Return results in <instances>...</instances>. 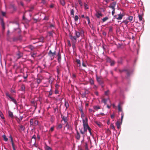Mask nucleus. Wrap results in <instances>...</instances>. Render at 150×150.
Returning <instances> with one entry per match:
<instances>
[{
  "label": "nucleus",
  "mask_w": 150,
  "mask_h": 150,
  "mask_svg": "<svg viewBox=\"0 0 150 150\" xmlns=\"http://www.w3.org/2000/svg\"><path fill=\"white\" fill-rule=\"evenodd\" d=\"M81 33V32L80 33L79 31L75 30L74 33V36H73L71 35H69L70 39L71 40L72 44V47L73 49L75 47V44L76 43L77 39L80 37Z\"/></svg>",
  "instance_id": "nucleus-1"
},
{
  "label": "nucleus",
  "mask_w": 150,
  "mask_h": 150,
  "mask_svg": "<svg viewBox=\"0 0 150 150\" xmlns=\"http://www.w3.org/2000/svg\"><path fill=\"white\" fill-rule=\"evenodd\" d=\"M82 122L83 123V130L82 131L81 129H80V131L81 134H83L85 132H87V130H88V128H89L90 127L88 125V119L87 118H85V119H83Z\"/></svg>",
  "instance_id": "nucleus-2"
},
{
  "label": "nucleus",
  "mask_w": 150,
  "mask_h": 150,
  "mask_svg": "<svg viewBox=\"0 0 150 150\" xmlns=\"http://www.w3.org/2000/svg\"><path fill=\"white\" fill-rule=\"evenodd\" d=\"M6 96L9 98L11 100V101H12L16 105H17V102L16 100L14 99L13 97L11 96L8 93V92H6Z\"/></svg>",
  "instance_id": "nucleus-3"
},
{
  "label": "nucleus",
  "mask_w": 150,
  "mask_h": 150,
  "mask_svg": "<svg viewBox=\"0 0 150 150\" xmlns=\"http://www.w3.org/2000/svg\"><path fill=\"white\" fill-rule=\"evenodd\" d=\"M116 4V2H115L112 3L109 6V7L111 8L112 10H115V7Z\"/></svg>",
  "instance_id": "nucleus-4"
},
{
  "label": "nucleus",
  "mask_w": 150,
  "mask_h": 150,
  "mask_svg": "<svg viewBox=\"0 0 150 150\" xmlns=\"http://www.w3.org/2000/svg\"><path fill=\"white\" fill-rule=\"evenodd\" d=\"M48 54L51 57V59H53L54 58V57L55 55V52H52L51 50H50Z\"/></svg>",
  "instance_id": "nucleus-5"
},
{
  "label": "nucleus",
  "mask_w": 150,
  "mask_h": 150,
  "mask_svg": "<svg viewBox=\"0 0 150 150\" xmlns=\"http://www.w3.org/2000/svg\"><path fill=\"white\" fill-rule=\"evenodd\" d=\"M124 15L123 14V13H120L118 14V17H116V18L117 20H121L122 18Z\"/></svg>",
  "instance_id": "nucleus-6"
},
{
  "label": "nucleus",
  "mask_w": 150,
  "mask_h": 150,
  "mask_svg": "<svg viewBox=\"0 0 150 150\" xmlns=\"http://www.w3.org/2000/svg\"><path fill=\"white\" fill-rule=\"evenodd\" d=\"M102 14L99 12H97L96 13V16L97 18H100L102 16Z\"/></svg>",
  "instance_id": "nucleus-7"
},
{
  "label": "nucleus",
  "mask_w": 150,
  "mask_h": 150,
  "mask_svg": "<svg viewBox=\"0 0 150 150\" xmlns=\"http://www.w3.org/2000/svg\"><path fill=\"white\" fill-rule=\"evenodd\" d=\"M75 137L76 138L78 139L79 140L80 138V135L78 132V131H77L76 134L75 136Z\"/></svg>",
  "instance_id": "nucleus-8"
},
{
  "label": "nucleus",
  "mask_w": 150,
  "mask_h": 150,
  "mask_svg": "<svg viewBox=\"0 0 150 150\" xmlns=\"http://www.w3.org/2000/svg\"><path fill=\"white\" fill-rule=\"evenodd\" d=\"M0 21H1V24L2 25V26L3 28V29H4L5 28L4 25V23L3 19L1 18V17H0Z\"/></svg>",
  "instance_id": "nucleus-9"
},
{
  "label": "nucleus",
  "mask_w": 150,
  "mask_h": 150,
  "mask_svg": "<svg viewBox=\"0 0 150 150\" xmlns=\"http://www.w3.org/2000/svg\"><path fill=\"white\" fill-rule=\"evenodd\" d=\"M57 56H58V61L59 62H60L61 61V56L60 54L59 53V52Z\"/></svg>",
  "instance_id": "nucleus-10"
},
{
  "label": "nucleus",
  "mask_w": 150,
  "mask_h": 150,
  "mask_svg": "<svg viewBox=\"0 0 150 150\" xmlns=\"http://www.w3.org/2000/svg\"><path fill=\"white\" fill-rule=\"evenodd\" d=\"M19 127L20 128V129L21 130L24 131L25 129V127L23 125H19Z\"/></svg>",
  "instance_id": "nucleus-11"
},
{
  "label": "nucleus",
  "mask_w": 150,
  "mask_h": 150,
  "mask_svg": "<svg viewBox=\"0 0 150 150\" xmlns=\"http://www.w3.org/2000/svg\"><path fill=\"white\" fill-rule=\"evenodd\" d=\"M133 18V17L131 16H129L127 18V19L129 21V22H131L132 21Z\"/></svg>",
  "instance_id": "nucleus-12"
},
{
  "label": "nucleus",
  "mask_w": 150,
  "mask_h": 150,
  "mask_svg": "<svg viewBox=\"0 0 150 150\" xmlns=\"http://www.w3.org/2000/svg\"><path fill=\"white\" fill-rule=\"evenodd\" d=\"M122 122H121L120 123L118 121H117L116 122V125L118 129L120 127V126Z\"/></svg>",
  "instance_id": "nucleus-13"
},
{
  "label": "nucleus",
  "mask_w": 150,
  "mask_h": 150,
  "mask_svg": "<svg viewBox=\"0 0 150 150\" xmlns=\"http://www.w3.org/2000/svg\"><path fill=\"white\" fill-rule=\"evenodd\" d=\"M8 115L9 116L11 117V118H13V113L10 111H8Z\"/></svg>",
  "instance_id": "nucleus-14"
},
{
  "label": "nucleus",
  "mask_w": 150,
  "mask_h": 150,
  "mask_svg": "<svg viewBox=\"0 0 150 150\" xmlns=\"http://www.w3.org/2000/svg\"><path fill=\"white\" fill-rule=\"evenodd\" d=\"M17 59H18L19 58H20V57H21L22 56V54L21 53H20V52H18L17 54Z\"/></svg>",
  "instance_id": "nucleus-15"
},
{
  "label": "nucleus",
  "mask_w": 150,
  "mask_h": 150,
  "mask_svg": "<svg viewBox=\"0 0 150 150\" xmlns=\"http://www.w3.org/2000/svg\"><path fill=\"white\" fill-rule=\"evenodd\" d=\"M2 137L3 138L4 140L5 141H7L8 140V139L6 137V136L4 134L2 136Z\"/></svg>",
  "instance_id": "nucleus-16"
},
{
  "label": "nucleus",
  "mask_w": 150,
  "mask_h": 150,
  "mask_svg": "<svg viewBox=\"0 0 150 150\" xmlns=\"http://www.w3.org/2000/svg\"><path fill=\"white\" fill-rule=\"evenodd\" d=\"M96 80L99 83H101V78L100 77H98L96 76Z\"/></svg>",
  "instance_id": "nucleus-17"
},
{
  "label": "nucleus",
  "mask_w": 150,
  "mask_h": 150,
  "mask_svg": "<svg viewBox=\"0 0 150 150\" xmlns=\"http://www.w3.org/2000/svg\"><path fill=\"white\" fill-rule=\"evenodd\" d=\"M65 106L66 107V108L67 109L69 106V104L68 102L65 101Z\"/></svg>",
  "instance_id": "nucleus-18"
},
{
  "label": "nucleus",
  "mask_w": 150,
  "mask_h": 150,
  "mask_svg": "<svg viewBox=\"0 0 150 150\" xmlns=\"http://www.w3.org/2000/svg\"><path fill=\"white\" fill-rule=\"evenodd\" d=\"M62 120H63L64 121L65 123H67V122L68 120H67V117H62Z\"/></svg>",
  "instance_id": "nucleus-19"
},
{
  "label": "nucleus",
  "mask_w": 150,
  "mask_h": 150,
  "mask_svg": "<svg viewBox=\"0 0 150 150\" xmlns=\"http://www.w3.org/2000/svg\"><path fill=\"white\" fill-rule=\"evenodd\" d=\"M109 99L108 98V99H103L102 100V102L104 103L105 104H106V103L107 102Z\"/></svg>",
  "instance_id": "nucleus-20"
},
{
  "label": "nucleus",
  "mask_w": 150,
  "mask_h": 150,
  "mask_svg": "<svg viewBox=\"0 0 150 150\" xmlns=\"http://www.w3.org/2000/svg\"><path fill=\"white\" fill-rule=\"evenodd\" d=\"M45 150H52L51 148L47 146H46L45 147Z\"/></svg>",
  "instance_id": "nucleus-21"
},
{
  "label": "nucleus",
  "mask_w": 150,
  "mask_h": 150,
  "mask_svg": "<svg viewBox=\"0 0 150 150\" xmlns=\"http://www.w3.org/2000/svg\"><path fill=\"white\" fill-rule=\"evenodd\" d=\"M105 132L108 135H109L111 133V131L108 129H107L106 130Z\"/></svg>",
  "instance_id": "nucleus-22"
},
{
  "label": "nucleus",
  "mask_w": 150,
  "mask_h": 150,
  "mask_svg": "<svg viewBox=\"0 0 150 150\" xmlns=\"http://www.w3.org/2000/svg\"><path fill=\"white\" fill-rule=\"evenodd\" d=\"M76 62L78 64H79V66H81V62H80V60L79 59H76Z\"/></svg>",
  "instance_id": "nucleus-23"
},
{
  "label": "nucleus",
  "mask_w": 150,
  "mask_h": 150,
  "mask_svg": "<svg viewBox=\"0 0 150 150\" xmlns=\"http://www.w3.org/2000/svg\"><path fill=\"white\" fill-rule=\"evenodd\" d=\"M74 9H71L70 11L71 15L74 16Z\"/></svg>",
  "instance_id": "nucleus-24"
},
{
  "label": "nucleus",
  "mask_w": 150,
  "mask_h": 150,
  "mask_svg": "<svg viewBox=\"0 0 150 150\" xmlns=\"http://www.w3.org/2000/svg\"><path fill=\"white\" fill-rule=\"evenodd\" d=\"M79 18L78 16L77 15H76L75 17H74V20L75 21V22L77 21L78 19H79Z\"/></svg>",
  "instance_id": "nucleus-25"
},
{
  "label": "nucleus",
  "mask_w": 150,
  "mask_h": 150,
  "mask_svg": "<svg viewBox=\"0 0 150 150\" xmlns=\"http://www.w3.org/2000/svg\"><path fill=\"white\" fill-rule=\"evenodd\" d=\"M0 116L2 119H5L4 115L1 112H0Z\"/></svg>",
  "instance_id": "nucleus-26"
},
{
  "label": "nucleus",
  "mask_w": 150,
  "mask_h": 150,
  "mask_svg": "<svg viewBox=\"0 0 150 150\" xmlns=\"http://www.w3.org/2000/svg\"><path fill=\"white\" fill-rule=\"evenodd\" d=\"M129 21L127 20H125L122 21V22L125 23V25H127L129 23Z\"/></svg>",
  "instance_id": "nucleus-27"
},
{
  "label": "nucleus",
  "mask_w": 150,
  "mask_h": 150,
  "mask_svg": "<svg viewBox=\"0 0 150 150\" xmlns=\"http://www.w3.org/2000/svg\"><path fill=\"white\" fill-rule=\"evenodd\" d=\"M108 19V17L106 16L103 18L102 19V21L103 22H104L107 20Z\"/></svg>",
  "instance_id": "nucleus-28"
},
{
  "label": "nucleus",
  "mask_w": 150,
  "mask_h": 150,
  "mask_svg": "<svg viewBox=\"0 0 150 150\" xmlns=\"http://www.w3.org/2000/svg\"><path fill=\"white\" fill-rule=\"evenodd\" d=\"M84 8H85V9H88L89 7H88V5L87 4H86L85 3H84Z\"/></svg>",
  "instance_id": "nucleus-29"
},
{
  "label": "nucleus",
  "mask_w": 150,
  "mask_h": 150,
  "mask_svg": "<svg viewBox=\"0 0 150 150\" xmlns=\"http://www.w3.org/2000/svg\"><path fill=\"white\" fill-rule=\"evenodd\" d=\"M25 87L24 85H22L21 86V89L22 91H25Z\"/></svg>",
  "instance_id": "nucleus-30"
},
{
  "label": "nucleus",
  "mask_w": 150,
  "mask_h": 150,
  "mask_svg": "<svg viewBox=\"0 0 150 150\" xmlns=\"http://www.w3.org/2000/svg\"><path fill=\"white\" fill-rule=\"evenodd\" d=\"M78 1L80 6L81 7L83 5L81 0H78Z\"/></svg>",
  "instance_id": "nucleus-31"
},
{
  "label": "nucleus",
  "mask_w": 150,
  "mask_h": 150,
  "mask_svg": "<svg viewBox=\"0 0 150 150\" xmlns=\"http://www.w3.org/2000/svg\"><path fill=\"white\" fill-rule=\"evenodd\" d=\"M110 65L111 66H113L115 64V61L113 60H110Z\"/></svg>",
  "instance_id": "nucleus-32"
},
{
  "label": "nucleus",
  "mask_w": 150,
  "mask_h": 150,
  "mask_svg": "<svg viewBox=\"0 0 150 150\" xmlns=\"http://www.w3.org/2000/svg\"><path fill=\"white\" fill-rule=\"evenodd\" d=\"M110 127L111 129H113V130H115V127L112 124L110 125Z\"/></svg>",
  "instance_id": "nucleus-33"
},
{
  "label": "nucleus",
  "mask_w": 150,
  "mask_h": 150,
  "mask_svg": "<svg viewBox=\"0 0 150 150\" xmlns=\"http://www.w3.org/2000/svg\"><path fill=\"white\" fill-rule=\"evenodd\" d=\"M85 18L87 20L88 22V24H89L90 23V20L88 16H86L85 17Z\"/></svg>",
  "instance_id": "nucleus-34"
},
{
  "label": "nucleus",
  "mask_w": 150,
  "mask_h": 150,
  "mask_svg": "<svg viewBox=\"0 0 150 150\" xmlns=\"http://www.w3.org/2000/svg\"><path fill=\"white\" fill-rule=\"evenodd\" d=\"M93 108L95 110H98L100 109V108L99 106H96L93 107Z\"/></svg>",
  "instance_id": "nucleus-35"
},
{
  "label": "nucleus",
  "mask_w": 150,
  "mask_h": 150,
  "mask_svg": "<svg viewBox=\"0 0 150 150\" xmlns=\"http://www.w3.org/2000/svg\"><path fill=\"white\" fill-rule=\"evenodd\" d=\"M30 124L31 125H33L34 122L33 119H30Z\"/></svg>",
  "instance_id": "nucleus-36"
},
{
  "label": "nucleus",
  "mask_w": 150,
  "mask_h": 150,
  "mask_svg": "<svg viewBox=\"0 0 150 150\" xmlns=\"http://www.w3.org/2000/svg\"><path fill=\"white\" fill-rule=\"evenodd\" d=\"M60 3L63 6H64L65 4V3L64 0H61L60 1Z\"/></svg>",
  "instance_id": "nucleus-37"
},
{
  "label": "nucleus",
  "mask_w": 150,
  "mask_h": 150,
  "mask_svg": "<svg viewBox=\"0 0 150 150\" xmlns=\"http://www.w3.org/2000/svg\"><path fill=\"white\" fill-rule=\"evenodd\" d=\"M38 122L37 120H35L34 122V125L35 126L38 125Z\"/></svg>",
  "instance_id": "nucleus-38"
},
{
  "label": "nucleus",
  "mask_w": 150,
  "mask_h": 150,
  "mask_svg": "<svg viewBox=\"0 0 150 150\" xmlns=\"http://www.w3.org/2000/svg\"><path fill=\"white\" fill-rule=\"evenodd\" d=\"M85 148L86 150H88V144L86 142L85 143Z\"/></svg>",
  "instance_id": "nucleus-39"
},
{
  "label": "nucleus",
  "mask_w": 150,
  "mask_h": 150,
  "mask_svg": "<svg viewBox=\"0 0 150 150\" xmlns=\"http://www.w3.org/2000/svg\"><path fill=\"white\" fill-rule=\"evenodd\" d=\"M65 127L67 128L68 129H69V128H70V126H69V125L68 124V123H67L66 124Z\"/></svg>",
  "instance_id": "nucleus-40"
},
{
  "label": "nucleus",
  "mask_w": 150,
  "mask_h": 150,
  "mask_svg": "<svg viewBox=\"0 0 150 150\" xmlns=\"http://www.w3.org/2000/svg\"><path fill=\"white\" fill-rule=\"evenodd\" d=\"M118 110L119 111H122V108L120 106V104L118 105Z\"/></svg>",
  "instance_id": "nucleus-41"
},
{
  "label": "nucleus",
  "mask_w": 150,
  "mask_h": 150,
  "mask_svg": "<svg viewBox=\"0 0 150 150\" xmlns=\"http://www.w3.org/2000/svg\"><path fill=\"white\" fill-rule=\"evenodd\" d=\"M90 83L91 85L94 84V81L92 79H91L89 80Z\"/></svg>",
  "instance_id": "nucleus-42"
},
{
  "label": "nucleus",
  "mask_w": 150,
  "mask_h": 150,
  "mask_svg": "<svg viewBox=\"0 0 150 150\" xmlns=\"http://www.w3.org/2000/svg\"><path fill=\"white\" fill-rule=\"evenodd\" d=\"M138 16L139 21H142V16L141 15H139Z\"/></svg>",
  "instance_id": "nucleus-43"
},
{
  "label": "nucleus",
  "mask_w": 150,
  "mask_h": 150,
  "mask_svg": "<svg viewBox=\"0 0 150 150\" xmlns=\"http://www.w3.org/2000/svg\"><path fill=\"white\" fill-rule=\"evenodd\" d=\"M9 138H10L11 140V144L13 143V138H12V136L11 135H10L9 136Z\"/></svg>",
  "instance_id": "nucleus-44"
},
{
  "label": "nucleus",
  "mask_w": 150,
  "mask_h": 150,
  "mask_svg": "<svg viewBox=\"0 0 150 150\" xmlns=\"http://www.w3.org/2000/svg\"><path fill=\"white\" fill-rule=\"evenodd\" d=\"M62 127V125L61 124H59L57 126L58 129H61Z\"/></svg>",
  "instance_id": "nucleus-45"
},
{
  "label": "nucleus",
  "mask_w": 150,
  "mask_h": 150,
  "mask_svg": "<svg viewBox=\"0 0 150 150\" xmlns=\"http://www.w3.org/2000/svg\"><path fill=\"white\" fill-rule=\"evenodd\" d=\"M88 131L89 132L90 135L92 136V135L91 131V129L90 128H88Z\"/></svg>",
  "instance_id": "nucleus-46"
},
{
  "label": "nucleus",
  "mask_w": 150,
  "mask_h": 150,
  "mask_svg": "<svg viewBox=\"0 0 150 150\" xmlns=\"http://www.w3.org/2000/svg\"><path fill=\"white\" fill-rule=\"evenodd\" d=\"M37 82L38 84L40 83L41 82V80L40 79H38L37 80Z\"/></svg>",
  "instance_id": "nucleus-47"
},
{
  "label": "nucleus",
  "mask_w": 150,
  "mask_h": 150,
  "mask_svg": "<svg viewBox=\"0 0 150 150\" xmlns=\"http://www.w3.org/2000/svg\"><path fill=\"white\" fill-rule=\"evenodd\" d=\"M1 14L2 16H5L6 14V12L3 11H1Z\"/></svg>",
  "instance_id": "nucleus-48"
},
{
  "label": "nucleus",
  "mask_w": 150,
  "mask_h": 150,
  "mask_svg": "<svg viewBox=\"0 0 150 150\" xmlns=\"http://www.w3.org/2000/svg\"><path fill=\"white\" fill-rule=\"evenodd\" d=\"M12 146L13 149V150H16L15 148L14 145L13 143H12Z\"/></svg>",
  "instance_id": "nucleus-49"
},
{
  "label": "nucleus",
  "mask_w": 150,
  "mask_h": 150,
  "mask_svg": "<svg viewBox=\"0 0 150 150\" xmlns=\"http://www.w3.org/2000/svg\"><path fill=\"white\" fill-rule=\"evenodd\" d=\"M121 115L122 116H121V122H122V119H123V117L124 116V115L122 113L121 114Z\"/></svg>",
  "instance_id": "nucleus-50"
},
{
  "label": "nucleus",
  "mask_w": 150,
  "mask_h": 150,
  "mask_svg": "<svg viewBox=\"0 0 150 150\" xmlns=\"http://www.w3.org/2000/svg\"><path fill=\"white\" fill-rule=\"evenodd\" d=\"M54 127H51L50 129V131H52L54 130Z\"/></svg>",
  "instance_id": "nucleus-51"
},
{
  "label": "nucleus",
  "mask_w": 150,
  "mask_h": 150,
  "mask_svg": "<svg viewBox=\"0 0 150 150\" xmlns=\"http://www.w3.org/2000/svg\"><path fill=\"white\" fill-rule=\"evenodd\" d=\"M54 93L56 94H57L58 93V90L56 89L54 91Z\"/></svg>",
  "instance_id": "nucleus-52"
},
{
  "label": "nucleus",
  "mask_w": 150,
  "mask_h": 150,
  "mask_svg": "<svg viewBox=\"0 0 150 150\" xmlns=\"http://www.w3.org/2000/svg\"><path fill=\"white\" fill-rule=\"evenodd\" d=\"M52 94V92L51 91V89L50 90L49 93V96H51Z\"/></svg>",
  "instance_id": "nucleus-53"
},
{
  "label": "nucleus",
  "mask_w": 150,
  "mask_h": 150,
  "mask_svg": "<svg viewBox=\"0 0 150 150\" xmlns=\"http://www.w3.org/2000/svg\"><path fill=\"white\" fill-rule=\"evenodd\" d=\"M108 93H109V91H107L105 92V95H108Z\"/></svg>",
  "instance_id": "nucleus-54"
},
{
  "label": "nucleus",
  "mask_w": 150,
  "mask_h": 150,
  "mask_svg": "<svg viewBox=\"0 0 150 150\" xmlns=\"http://www.w3.org/2000/svg\"><path fill=\"white\" fill-rule=\"evenodd\" d=\"M68 45L69 46H71V42H70V41H69V40L68 41Z\"/></svg>",
  "instance_id": "nucleus-55"
},
{
  "label": "nucleus",
  "mask_w": 150,
  "mask_h": 150,
  "mask_svg": "<svg viewBox=\"0 0 150 150\" xmlns=\"http://www.w3.org/2000/svg\"><path fill=\"white\" fill-rule=\"evenodd\" d=\"M81 117L82 118V120L83 119V117H84V115L83 112H82V114L81 115Z\"/></svg>",
  "instance_id": "nucleus-56"
},
{
  "label": "nucleus",
  "mask_w": 150,
  "mask_h": 150,
  "mask_svg": "<svg viewBox=\"0 0 150 150\" xmlns=\"http://www.w3.org/2000/svg\"><path fill=\"white\" fill-rule=\"evenodd\" d=\"M54 6V5L53 4H51L50 6V7L51 8H53Z\"/></svg>",
  "instance_id": "nucleus-57"
},
{
  "label": "nucleus",
  "mask_w": 150,
  "mask_h": 150,
  "mask_svg": "<svg viewBox=\"0 0 150 150\" xmlns=\"http://www.w3.org/2000/svg\"><path fill=\"white\" fill-rule=\"evenodd\" d=\"M82 65L84 67H86V65L83 62L82 63Z\"/></svg>",
  "instance_id": "nucleus-58"
},
{
  "label": "nucleus",
  "mask_w": 150,
  "mask_h": 150,
  "mask_svg": "<svg viewBox=\"0 0 150 150\" xmlns=\"http://www.w3.org/2000/svg\"><path fill=\"white\" fill-rule=\"evenodd\" d=\"M11 91L12 93H15V91L13 90H12V89L11 90Z\"/></svg>",
  "instance_id": "nucleus-59"
},
{
  "label": "nucleus",
  "mask_w": 150,
  "mask_h": 150,
  "mask_svg": "<svg viewBox=\"0 0 150 150\" xmlns=\"http://www.w3.org/2000/svg\"><path fill=\"white\" fill-rule=\"evenodd\" d=\"M115 10H112V15H114V14L115 13Z\"/></svg>",
  "instance_id": "nucleus-60"
},
{
  "label": "nucleus",
  "mask_w": 150,
  "mask_h": 150,
  "mask_svg": "<svg viewBox=\"0 0 150 150\" xmlns=\"http://www.w3.org/2000/svg\"><path fill=\"white\" fill-rule=\"evenodd\" d=\"M50 28L54 27V25L53 24H50Z\"/></svg>",
  "instance_id": "nucleus-61"
},
{
  "label": "nucleus",
  "mask_w": 150,
  "mask_h": 150,
  "mask_svg": "<svg viewBox=\"0 0 150 150\" xmlns=\"http://www.w3.org/2000/svg\"><path fill=\"white\" fill-rule=\"evenodd\" d=\"M114 115H111V117L112 119H113L114 118Z\"/></svg>",
  "instance_id": "nucleus-62"
},
{
  "label": "nucleus",
  "mask_w": 150,
  "mask_h": 150,
  "mask_svg": "<svg viewBox=\"0 0 150 150\" xmlns=\"http://www.w3.org/2000/svg\"><path fill=\"white\" fill-rule=\"evenodd\" d=\"M45 0H42V3L43 4H45Z\"/></svg>",
  "instance_id": "nucleus-63"
},
{
  "label": "nucleus",
  "mask_w": 150,
  "mask_h": 150,
  "mask_svg": "<svg viewBox=\"0 0 150 150\" xmlns=\"http://www.w3.org/2000/svg\"><path fill=\"white\" fill-rule=\"evenodd\" d=\"M95 93L97 96L98 95V93L97 92H96Z\"/></svg>",
  "instance_id": "nucleus-64"
}]
</instances>
